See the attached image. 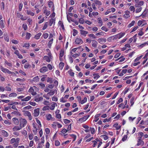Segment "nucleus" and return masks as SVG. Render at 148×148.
<instances>
[{
	"label": "nucleus",
	"instance_id": "nucleus-1",
	"mask_svg": "<svg viewBox=\"0 0 148 148\" xmlns=\"http://www.w3.org/2000/svg\"><path fill=\"white\" fill-rule=\"evenodd\" d=\"M20 127H23L27 123V121L24 119L22 118H20L19 119Z\"/></svg>",
	"mask_w": 148,
	"mask_h": 148
},
{
	"label": "nucleus",
	"instance_id": "nucleus-2",
	"mask_svg": "<svg viewBox=\"0 0 148 148\" xmlns=\"http://www.w3.org/2000/svg\"><path fill=\"white\" fill-rule=\"evenodd\" d=\"M23 112H24V114L25 116H28L30 120H32V116L31 113L27 111H23Z\"/></svg>",
	"mask_w": 148,
	"mask_h": 148
},
{
	"label": "nucleus",
	"instance_id": "nucleus-3",
	"mask_svg": "<svg viewBox=\"0 0 148 148\" xmlns=\"http://www.w3.org/2000/svg\"><path fill=\"white\" fill-rule=\"evenodd\" d=\"M1 71L4 73H7L9 74H14V73L11 72L8 69L3 68L2 66L1 67Z\"/></svg>",
	"mask_w": 148,
	"mask_h": 148
},
{
	"label": "nucleus",
	"instance_id": "nucleus-4",
	"mask_svg": "<svg viewBox=\"0 0 148 148\" xmlns=\"http://www.w3.org/2000/svg\"><path fill=\"white\" fill-rule=\"evenodd\" d=\"M75 44H79L80 43L82 44L83 42L82 39L79 38H77L75 42Z\"/></svg>",
	"mask_w": 148,
	"mask_h": 148
},
{
	"label": "nucleus",
	"instance_id": "nucleus-5",
	"mask_svg": "<svg viewBox=\"0 0 148 148\" xmlns=\"http://www.w3.org/2000/svg\"><path fill=\"white\" fill-rule=\"evenodd\" d=\"M34 116L35 117L37 116L39 114V108H37L35 109L34 110Z\"/></svg>",
	"mask_w": 148,
	"mask_h": 148
},
{
	"label": "nucleus",
	"instance_id": "nucleus-6",
	"mask_svg": "<svg viewBox=\"0 0 148 148\" xmlns=\"http://www.w3.org/2000/svg\"><path fill=\"white\" fill-rule=\"evenodd\" d=\"M125 14L123 15V17L125 18H127L130 17V12L128 11H125Z\"/></svg>",
	"mask_w": 148,
	"mask_h": 148
},
{
	"label": "nucleus",
	"instance_id": "nucleus-7",
	"mask_svg": "<svg viewBox=\"0 0 148 148\" xmlns=\"http://www.w3.org/2000/svg\"><path fill=\"white\" fill-rule=\"evenodd\" d=\"M12 120L14 124L15 125H18L19 123V121L18 119L16 118H14L12 119Z\"/></svg>",
	"mask_w": 148,
	"mask_h": 148
},
{
	"label": "nucleus",
	"instance_id": "nucleus-8",
	"mask_svg": "<svg viewBox=\"0 0 148 148\" xmlns=\"http://www.w3.org/2000/svg\"><path fill=\"white\" fill-rule=\"evenodd\" d=\"M28 92L31 93L33 95H34L36 94V92H34V89L32 87H31L29 89Z\"/></svg>",
	"mask_w": 148,
	"mask_h": 148
},
{
	"label": "nucleus",
	"instance_id": "nucleus-9",
	"mask_svg": "<svg viewBox=\"0 0 148 148\" xmlns=\"http://www.w3.org/2000/svg\"><path fill=\"white\" fill-rule=\"evenodd\" d=\"M48 70V69L46 66H44L42 68L40 69V72L41 73H44L47 71Z\"/></svg>",
	"mask_w": 148,
	"mask_h": 148
},
{
	"label": "nucleus",
	"instance_id": "nucleus-10",
	"mask_svg": "<svg viewBox=\"0 0 148 148\" xmlns=\"http://www.w3.org/2000/svg\"><path fill=\"white\" fill-rule=\"evenodd\" d=\"M12 114H14L16 115L20 116L21 115L20 113L18 112V110L15 111H13L11 113Z\"/></svg>",
	"mask_w": 148,
	"mask_h": 148
},
{
	"label": "nucleus",
	"instance_id": "nucleus-11",
	"mask_svg": "<svg viewBox=\"0 0 148 148\" xmlns=\"http://www.w3.org/2000/svg\"><path fill=\"white\" fill-rule=\"evenodd\" d=\"M57 104L54 102H53L52 105L51 106L50 109L51 110H53L54 109L55 106H57Z\"/></svg>",
	"mask_w": 148,
	"mask_h": 148
},
{
	"label": "nucleus",
	"instance_id": "nucleus-12",
	"mask_svg": "<svg viewBox=\"0 0 148 148\" xmlns=\"http://www.w3.org/2000/svg\"><path fill=\"white\" fill-rule=\"evenodd\" d=\"M57 91L56 90H55L52 92L50 91L49 92H48L47 94V95L48 96L53 95L55 93H57Z\"/></svg>",
	"mask_w": 148,
	"mask_h": 148
},
{
	"label": "nucleus",
	"instance_id": "nucleus-13",
	"mask_svg": "<svg viewBox=\"0 0 148 148\" xmlns=\"http://www.w3.org/2000/svg\"><path fill=\"white\" fill-rule=\"evenodd\" d=\"M92 46L96 48L97 47L98 42L95 40H92Z\"/></svg>",
	"mask_w": 148,
	"mask_h": 148
},
{
	"label": "nucleus",
	"instance_id": "nucleus-14",
	"mask_svg": "<svg viewBox=\"0 0 148 148\" xmlns=\"http://www.w3.org/2000/svg\"><path fill=\"white\" fill-rule=\"evenodd\" d=\"M0 25L1 28H3L5 27L4 21L3 20H1L0 22Z\"/></svg>",
	"mask_w": 148,
	"mask_h": 148
},
{
	"label": "nucleus",
	"instance_id": "nucleus-15",
	"mask_svg": "<svg viewBox=\"0 0 148 148\" xmlns=\"http://www.w3.org/2000/svg\"><path fill=\"white\" fill-rule=\"evenodd\" d=\"M21 128L20 127H19L18 126H15L13 128V130L14 131H16L20 130Z\"/></svg>",
	"mask_w": 148,
	"mask_h": 148
},
{
	"label": "nucleus",
	"instance_id": "nucleus-16",
	"mask_svg": "<svg viewBox=\"0 0 148 148\" xmlns=\"http://www.w3.org/2000/svg\"><path fill=\"white\" fill-rule=\"evenodd\" d=\"M47 120H53V118L51 116V114H49L46 116Z\"/></svg>",
	"mask_w": 148,
	"mask_h": 148
},
{
	"label": "nucleus",
	"instance_id": "nucleus-17",
	"mask_svg": "<svg viewBox=\"0 0 148 148\" xmlns=\"http://www.w3.org/2000/svg\"><path fill=\"white\" fill-rule=\"evenodd\" d=\"M98 22L99 26H101L102 25V22L101 17H100L98 18Z\"/></svg>",
	"mask_w": 148,
	"mask_h": 148
},
{
	"label": "nucleus",
	"instance_id": "nucleus-18",
	"mask_svg": "<svg viewBox=\"0 0 148 148\" xmlns=\"http://www.w3.org/2000/svg\"><path fill=\"white\" fill-rule=\"evenodd\" d=\"M80 33L81 34L85 36H86V35L88 33V32L83 30H81Z\"/></svg>",
	"mask_w": 148,
	"mask_h": 148
},
{
	"label": "nucleus",
	"instance_id": "nucleus-19",
	"mask_svg": "<svg viewBox=\"0 0 148 148\" xmlns=\"http://www.w3.org/2000/svg\"><path fill=\"white\" fill-rule=\"evenodd\" d=\"M46 9V8L44 12V13L47 16H48L50 14V11H48Z\"/></svg>",
	"mask_w": 148,
	"mask_h": 148
},
{
	"label": "nucleus",
	"instance_id": "nucleus-20",
	"mask_svg": "<svg viewBox=\"0 0 148 148\" xmlns=\"http://www.w3.org/2000/svg\"><path fill=\"white\" fill-rule=\"evenodd\" d=\"M2 135L4 136L7 137L8 136V133L4 130H3L2 131Z\"/></svg>",
	"mask_w": 148,
	"mask_h": 148
},
{
	"label": "nucleus",
	"instance_id": "nucleus-21",
	"mask_svg": "<svg viewBox=\"0 0 148 148\" xmlns=\"http://www.w3.org/2000/svg\"><path fill=\"white\" fill-rule=\"evenodd\" d=\"M43 99V98L42 97L37 98L36 97L34 100L36 102H38L42 100Z\"/></svg>",
	"mask_w": 148,
	"mask_h": 148
},
{
	"label": "nucleus",
	"instance_id": "nucleus-22",
	"mask_svg": "<svg viewBox=\"0 0 148 148\" xmlns=\"http://www.w3.org/2000/svg\"><path fill=\"white\" fill-rule=\"evenodd\" d=\"M55 20L54 19H51L49 20V25L50 26H51L53 23H55Z\"/></svg>",
	"mask_w": 148,
	"mask_h": 148
},
{
	"label": "nucleus",
	"instance_id": "nucleus-23",
	"mask_svg": "<svg viewBox=\"0 0 148 148\" xmlns=\"http://www.w3.org/2000/svg\"><path fill=\"white\" fill-rule=\"evenodd\" d=\"M50 58L47 56H45L44 57L43 59L44 60H46V61L49 62L50 61Z\"/></svg>",
	"mask_w": 148,
	"mask_h": 148
},
{
	"label": "nucleus",
	"instance_id": "nucleus-24",
	"mask_svg": "<svg viewBox=\"0 0 148 148\" xmlns=\"http://www.w3.org/2000/svg\"><path fill=\"white\" fill-rule=\"evenodd\" d=\"M17 95V94L16 93L13 92L10 94L9 95V96L10 97H16Z\"/></svg>",
	"mask_w": 148,
	"mask_h": 148
},
{
	"label": "nucleus",
	"instance_id": "nucleus-25",
	"mask_svg": "<svg viewBox=\"0 0 148 148\" xmlns=\"http://www.w3.org/2000/svg\"><path fill=\"white\" fill-rule=\"evenodd\" d=\"M64 50L63 49H62L61 50L60 53V57H62L64 55Z\"/></svg>",
	"mask_w": 148,
	"mask_h": 148
},
{
	"label": "nucleus",
	"instance_id": "nucleus-26",
	"mask_svg": "<svg viewBox=\"0 0 148 148\" xmlns=\"http://www.w3.org/2000/svg\"><path fill=\"white\" fill-rule=\"evenodd\" d=\"M31 97H30V96H28L26 97H25V98H24L23 99H21V100L22 101H28V100H30L31 99Z\"/></svg>",
	"mask_w": 148,
	"mask_h": 148
},
{
	"label": "nucleus",
	"instance_id": "nucleus-27",
	"mask_svg": "<svg viewBox=\"0 0 148 148\" xmlns=\"http://www.w3.org/2000/svg\"><path fill=\"white\" fill-rule=\"evenodd\" d=\"M41 35L42 34L41 33H39L35 36V38L36 39H38Z\"/></svg>",
	"mask_w": 148,
	"mask_h": 148
},
{
	"label": "nucleus",
	"instance_id": "nucleus-28",
	"mask_svg": "<svg viewBox=\"0 0 148 148\" xmlns=\"http://www.w3.org/2000/svg\"><path fill=\"white\" fill-rule=\"evenodd\" d=\"M64 63L63 62H61L59 64V67L60 69L62 70L64 67Z\"/></svg>",
	"mask_w": 148,
	"mask_h": 148
},
{
	"label": "nucleus",
	"instance_id": "nucleus-29",
	"mask_svg": "<svg viewBox=\"0 0 148 148\" xmlns=\"http://www.w3.org/2000/svg\"><path fill=\"white\" fill-rule=\"evenodd\" d=\"M144 4V2L143 1H140L139 2L138 5H135V6L136 7H138V6H141L143 5Z\"/></svg>",
	"mask_w": 148,
	"mask_h": 148
},
{
	"label": "nucleus",
	"instance_id": "nucleus-30",
	"mask_svg": "<svg viewBox=\"0 0 148 148\" xmlns=\"http://www.w3.org/2000/svg\"><path fill=\"white\" fill-rule=\"evenodd\" d=\"M27 13L28 15H30L31 16H33L34 15V13L32 12L31 11L27 10Z\"/></svg>",
	"mask_w": 148,
	"mask_h": 148
},
{
	"label": "nucleus",
	"instance_id": "nucleus-31",
	"mask_svg": "<svg viewBox=\"0 0 148 148\" xmlns=\"http://www.w3.org/2000/svg\"><path fill=\"white\" fill-rule=\"evenodd\" d=\"M39 80V78L38 76H37L33 78V81L34 82H38Z\"/></svg>",
	"mask_w": 148,
	"mask_h": 148
},
{
	"label": "nucleus",
	"instance_id": "nucleus-32",
	"mask_svg": "<svg viewBox=\"0 0 148 148\" xmlns=\"http://www.w3.org/2000/svg\"><path fill=\"white\" fill-rule=\"evenodd\" d=\"M135 23V21H132V22L128 25V27H130L132 26H133Z\"/></svg>",
	"mask_w": 148,
	"mask_h": 148
},
{
	"label": "nucleus",
	"instance_id": "nucleus-33",
	"mask_svg": "<svg viewBox=\"0 0 148 148\" xmlns=\"http://www.w3.org/2000/svg\"><path fill=\"white\" fill-rule=\"evenodd\" d=\"M113 126L116 128V130H119L121 127V126H118L117 123L115 124Z\"/></svg>",
	"mask_w": 148,
	"mask_h": 148
},
{
	"label": "nucleus",
	"instance_id": "nucleus-34",
	"mask_svg": "<svg viewBox=\"0 0 148 148\" xmlns=\"http://www.w3.org/2000/svg\"><path fill=\"white\" fill-rule=\"evenodd\" d=\"M49 106H44L42 109V110L43 111H45L47 110H49Z\"/></svg>",
	"mask_w": 148,
	"mask_h": 148
},
{
	"label": "nucleus",
	"instance_id": "nucleus-35",
	"mask_svg": "<svg viewBox=\"0 0 148 148\" xmlns=\"http://www.w3.org/2000/svg\"><path fill=\"white\" fill-rule=\"evenodd\" d=\"M31 34L30 33H27L26 36V39H29L31 36Z\"/></svg>",
	"mask_w": 148,
	"mask_h": 148
},
{
	"label": "nucleus",
	"instance_id": "nucleus-36",
	"mask_svg": "<svg viewBox=\"0 0 148 148\" xmlns=\"http://www.w3.org/2000/svg\"><path fill=\"white\" fill-rule=\"evenodd\" d=\"M87 100V98L86 97H85L84 99L83 100H82V101H81L80 103L81 104H83V103H85Z\"/></svg>",
	"mask_w": 148,
	"mask_h": 148
},
{
	"label": "nucleus",
	"instance_id": "nucleus-37",
	"mask_svg": "<svg viewBox=\"0 0 148 148\" xmlns=\"http://www.w3.org/2000/svg\"><path fill=\"white\" fill-rule=\"evenodd\" d=\"M144 144V142L143 141H140L139 142H138V143L137 144V145L138 146H139L140 145H143Z\"/></svg>",
	"mask_w": 148,
	"mask_h": 148
},
{
	"label": "nucleus",
	"instance_id": "nucleus-38",
	"mask_svg": "<svg viewBox=\"0 0 148 148\" xmlns=\"http://www.w3.org/2000/svg\"><path fill=\"white\" fill-rule=\"evenodd\" d=\"M94 2L96 4H97L99 5H101V4L100 1H97V0H95L94 1Z\"/></svg>",
	"mask_w": 148,
	"mask_h": 148
},
{
	"label": "nucleus",
	"instance_id": "nucleus-39",
	"mask_svg": "<svg viewBox=\"0 0 148 148\" xmlns=\"http://www.w3.org/2000/svg\"><path fill=\"white\" fill-rule=\"evenodd\" d=\"M90 130L91 131L92 134H93L95 132V129L93 127H90Z\"/></svg>",
	"mask_w": 148,
	"mask_h": 148
},
{
	"label": "nucleus",
	"instance_id": "nucleus-40",
	"mask_svg": "<svg viewBox=\"0 0 148 148\" xmlns=\"http://www.w3.org/2000/svg\"><path fill=\"white\" fill-rule=\"evenodd\" d=\"M142 9V7H140L137 8L136 10V13H138L140 12Z\"/></svg>",
	"mask_w": 148,
	"mask_h": 148
},
{
	"label": "nucleus",
	"instance_id": "nucleus-41",
	"mask_svg": "<svg viewBox=\"0 0 148 148\" xmlns=\"http://www.w3.org/2000/svg\"><path fill=\"white\" fill-rule=\"evenodd\" d=\"M127 135H125L124 136V137L122 138V140L123 141H124L127 140Z\"/></svg>",
	"mask_w": 148,
	"mask_h": 148
},
{
	"label": "nucleus",
	"instance_id": "nucleus-42",
	"mask_svg": "<svg viewBox=\"0 0 148 148\" xmlns=\"http://www.w3.org/2000/svg\"><path fill=\"white\" fill-rule=\"evenodd\" d=\"M119 107L121 108H122L123 109L125 108V106L123 103H121L119 105Z\"/></svg>",
	"mask_w": 148,
	"mask_h": 148
},
{
	"label": "nucleus",
	"instance_id": "nucleus-43",
	"mask_svg": "<svg viewBox=\"0 0 148 148\" xmlns=\"http://www.w3.org/2000/svg\"><path fill=\"white\" fill-rule=\"evenodd\" d=\"M118 34L119 36V39H120L124 36L125 34L124 33L122 34L120 33Z\"/></svg>",
	"mask_w": 148,
	"mask_h": 148
},
{
	"label": "nucleus",
	"instance_id": "nucleus-44",
	"mask_svg": "<svg viewBox=\"0 0 148 148\" xmlns=\"http://www.w3.org/2000/svg\"><path fill=\"white\" fill-rule=\"evenodd\" d=\"M48 25V22L45 23V25L43 28L42 29L43 30H44L47 27Z\"/></svg>",
	"mask_w": 148,
	"mask_h": 148
},
{
	"label": "nucleus",
	"instance_id": "nucleus-45",
	"mask_svg": "<svg viewBox=\"0 0 148 148\" xmlns=\"http://www.w3.org/2000/svg\"><path fill=\"white\" fill-rule=\"evenodd\" d=\"M134 98L132 97L130 99V102L131 104V106H132L134 103Z\"/></svg>",
	"mask_w": 148,
	"mask_h": 148
},
{
	"label": "nucleus",
	"instance_id": "nucleus-46",
	"mask_svg": "<svg viewBox=\"0 0 148 148\" xmlns=\"http://www.w3.org/2000/svg\"><path fill=\"white\" fill-rule=\"evenodd\" d=\"M73 35L74 36H75L77 34V31L75 29H73Z\"/></svg>",
	"mask_w": 148,
	"mask_h": 148
},
{
	"label": "nucleus",
	"instance_id": "nucleus-47",
	"mask_svg": "<svg viewBox=\"0 0 148 148\" xmlns=\"http://www.w3.org/2000/svg\"><path fill=\"white\" fill-rule=\"evenodd\" d=\"M32 107L30 106H26L23 108V109L24 110H27L29 109H30L32 108Z\"/></svg>",
	"mask_w": 148,
	"mask_h": 148
},
{
	"label": "nucleus",
	"instance_id": "nucleus-48",
	"mask_svg": "<svg viewBox=\"0 0 148 148\" xmlns=\"http://www.w3.org/2000/svg\"><path fill=\"white\" fill-rule=\"evenodd\" d=\"M64 121L65 124L69 123L70 122V121L67 119H64Z\"/></svg>",
	"mask_w": 148,
	"mask_h": 148
},
{
	"label": "nucleus",
	"instance_id": "nucleus-49",
	"mask_svg": "<svg viewBox=\"0 0 148 148\" xmlns=\"http://www.w3.org/2000/svg\"><path fill=\"white\" fill-rule=\"evenodd\" d=\"M101 136L103 137L104 139L105 140H107L108 138V136L106 135H102Z\"/></svg>",
	"mask_w": 148,
	"mask_h": 148
},
{
	"label": "nucleus",
	"instance_id": "nucleus-50",
	"mask_svg": "<svg viewBox=\"0 0 148 148\" xmlns=\"http://www.w3.org/2000/svg\"><path fill=\"white\" fill-rule=\"evenodd\" d=\"M129 9L131 11H133V12L135 10V8L133 6H131L130 7Z\"/></svg>",
	"mask_w": 148,
	"mask_h": 148
},
{
	"label": "nucleus",
	"instance_id": "nucleus-51",
	"mask_svg": "<svg viewBox=\"0 0 148 148\" xmlns=\"http://www.w3.org/2000/svg\"><path fill=\"white\" fill-rule=\"evenodd\" d=\"M104 34V33L103 32H99L96 34V36L99 35H103Z\"/></svg>",
	"mask_w": 148,
	"mask_h": 148
},
{
	"label": "nucleus",
	"instance_id": "nucleus-52",
	"mask_svg": "<svg viewBox=\"0 0 148 148\" xmlns=\"http://www.w3.org/2000/svg\"><path fill=\"white\" fill-rule=\"evenodd\" d=\"M88 36L90 38H92L93 39L96 38V37L93 34H89L88 35Z\"/></svg>",
	"mask_w": 148,
	"mask_h": 148
},
{
	"label": "nucleus",
	"instance_id": "nucleus-53",
	"mask_svg": "<svg viewBox=\"0 0 148 148\" xmlns=\"http://www.w3.org/2000/svg\"><path fill=\"white\" fill-rule=\"evenodd\" d=\"M52 79L49 77L47 78V82L50 83H52Z\"/></svg>",
	"mask_w": 148,
	"mask_h": 148
},
{
	"label": "nucleus",
	"instance_id": "nucleus-54",
	"mask_svg": "<svg viewBox=\"0 0 148 148\" xmlns=\"http://www.w3.org/2000/svg\"><path fill=\"white\" fill-rule=\"evenodd\" d=\"M84 19L82 18H81L79 19V22L81 24H83Z\"/></svg>",
	"mask_w": 148,
	"mask_h": 148
},
{
	"label": "nucleus",
	"instance_id": "nucleus-55",
	"mask_svg": "<svg viewBox=\"0 0 148 148\" xmlns=\"http://www.w3.org/2000/svg\"><path fill=\"white\" fill-rule=\"evenodd\" d=\"M12 43L16 44H17L18 43V42L17 40L14 39L12 40Z\"/></svg>",
	"mask_w": 148,
	"mask_h": 148
},
{
	"label": "nucleus",
	"instance_id": "nucleus-56",
	"mask_svg": "<svg viewBox=\"0 0 148 148\" xmlns=\"http://www.w3.org/2000/svg\"><path fill=\"white\" fill-rule=\"evenodd\" d=\"M4 123L5 124H8V125L11 124V123L8 120H5L4 121Z\"/></svg>",
	"mask_w": 148,
	"mask_h": 148
},
{
	"label": "nucleus",
	"instance_id": "nucleus-57",
	"mask_svg": "<svg viewBox=\"0 0 148 148\" xmlns=\"http://www.w3.org/2000/svg\"><path fill=\"white\" fill-rule=\"evenodd\" d=\"M39 85L40 86V87L41 88H44L45 87V85L43 83H40L39 84Z\"/></svg>",
	"mask_w": 148,
	"mask_h": 148
},
{
	"label": "nucleus",
	"instance_id": "nucleus-58",
	"mask_svg": "<svg viewBox=\"0 0 148 148\" xmlns=\"http://www.w3.org/2000/svg\"><path fill=\"white\" fill-rule=\"evenodd\" d=\"M67 132V131L66 129L65 128L63 129L61 131V132L63 134H65V133H66Z\"/></svg>",
	"mask_w": 148,
	"mask_h": 148
},
{
	"label": "nucleus",
	"instance_id": "nucleus-59",
	"mask_svg": "<svg viewBox=\"0 0 148 148\" xmlns=\"http://www.w3.org/2000/svg\"><path fill=\"white\" fill-rule=\"evenodd\" d=\"M43 104H44L47 106H48L49 105V102L46 101H44L43 102Z\"/></svg>",
	"mask_w": 148,
	"mask_h": 148
},
{
	"label": "nucleus",
	"instance_id": "nucleus-60",
	"mask_svg": "<svg viewBox=\"0 0 148 148\" xmlns=\"http://www.w3.org/2000/svg\"><path fill=\"white\" fill-rule=\"evenodd\" d=\"M49 35L47 33H45L43 35V37L45 38H47L48 36Z\"/></svg>",
	"mask_w": 148,
	"mask_h": 148
},
{
	"label": "nucleus",
	"instance_id": "nucleus-61",
	"mask_svg": "<svg viewBox=\"0 0 148 148\" xmlns=\"http://www.w3.org/2000/svg\"><path fill=\"white\" fill-rule=\"evenodd\" d=\"M123 101V99L121 98H120L118 100L117 102V104H118L122 102Z\"/></svg>",
	"mask_w": 148,
	"mask_h": 148
},
{
	"label": "nucleus",
	"instance_id": "nucleus-62",
	"mask_svg": "<svg viewBox=\"0 0 148 148\" xmlns=\"http://www.w3.org/2000/svg\"><path fill=\"white\" fill-rule=\"evenodd\" d=\"M101 29L107 32L108 31V29L105 27L103 26L101 28Z\"/></svg>",
	"mask_w": 148,
	"mask_h": 148
},
{
	"label": "nucleus",
	"instance_id": "nucleus-63",
	"mask_svg": "<svg viewBox=\"0 0 148 148\" xmlns=\"http://www.w3.org/2000/svg\"><path fill=\"white\" fill-rule=\"evenodd\" d=\"M80 54L78 53H75L72 55V57L74 58H76L79 56Z\"/></svg>",
	"mask_w": 148,
	"mask_h": 148
},
{
	"label": "nucleus",
	"instance_id": "nucleus-64",
	"mask_svg": "<svg viewBox=\"0 0 148 148\" xmlns=\"http://www.w3.org/2000/svg\"><path fill=\"white\" fill-rule=\"evenodd\" d=\"M60 144V143L58 140H56L55 141V145L56 146H58Z\"/></svg>",
	"mask_w": 148,
	"mask_h": 148
}]
</instances>
